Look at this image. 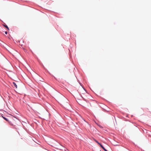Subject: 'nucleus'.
Here are the masks:
<instances>
[{
    "label": "nucleus",
    "instance_id": "nucleus-1",
    "mask_svg": "<svg viewBox=\"0 0 151 151\" xmlns=\"http://www.w3.org/2000/svg\"><path fill=\"white\" fill-rule=\"evenodd\" d=\"M101 147L105 151H108L102 145H101Z\"/></svg>",
    "mask_w": 151,
    "mask_h": 151
},
{
    "label": "nucleus",
    "instance_id": "nucleus-2",
    "mask_svg": "<svg viewBox=\"0 0 151 151\" xmlns=\"http://www.w3.org/2000/svg\"><path fill=\"white\" fill-rule=\"evenodd\" d=\"M94 140L96 142H97L98 144L100 145L101 146V145L100 143L98 141H97L96 140L94 139Z\"/></svg>",
    "mask_w": 151,
    "mask_h": 151
},
{
    "label": "nucleus",
    "instance_id": "nucleus-3",
    "mask_svg": "<svg viewBox=\"0 0 151 151\" xmlns=\"http://www.w3.org/2000/svg\"><path fill=\"white\" fill-rule=\"evenodd\" d=\"M13 85H14V86H15V87L16 88H17V86L16 85V83L15 82H13Z\"/></svg>",
    "mask_w": 151,
    "mask_h": 151
},
{
    "label": "nucleus",
    "instance_id": "nucleus-4",
    "mask_svg": "<svg viewBox=\"0 0 151 151\" xmlns=\"http://www.w3.org/2000/svg\"><path fill=\"white\" fill-rule=\"evenodd\" d=\"M4 27H5L6 28H7L8 30H9V28L7 25H4Z\"/></svg>",
    "mask_w": 151,
    "mask_h": 151
},
{
    "label": "nucleus",
    "instance_id": "nucleus-5",
    "mask_svg": "<svg viewBox=\"0 0 151 151\" xmlns=\"http://www.w3.org/2000/svg\"><path fill=\"white\" fill-rule=\"evenodd\" d=\"M4 119L6 121H9V120L8 119H7L6 118H5V117H3Z\"/></svg>",
    "mask_w": 151,
    "mask_h": 151
},
{
    "label": "nucleus",
    "instance_id": "nucleus-6",
    "mask_svg": "<svg viewBox=\"0 0 151 151\" xmlns=\"http://www.w3.org/2000/svg\"><path fill=\"white\" fill-rule=\"evenodd\" d=\"M5 34H7V31H6V32H5Z\"/></svg>",
    "mask_w": 151,
    "mask_h": 151
}]
</instances>
